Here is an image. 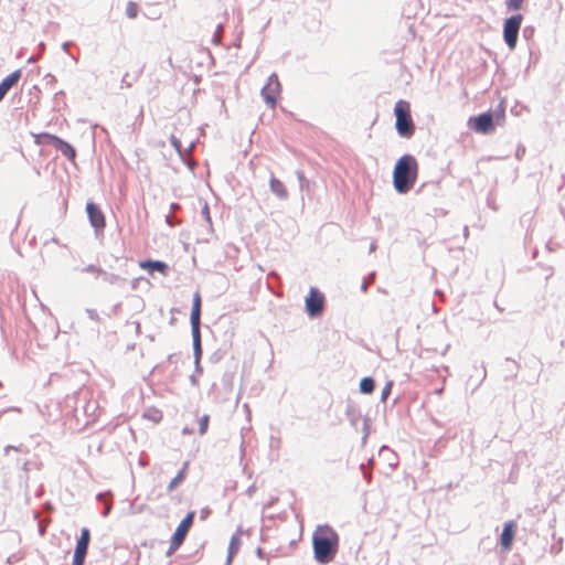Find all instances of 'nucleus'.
I'll return each instance as SVG.
<instances>
[{
    "mask_svg": "<svg viewBox=\"0 0 565 565\" xmlns=\"http://www.w3.org/2000/svg\"><path fill=\"white\" fill-rule=\"evenodd\" d=\"M313 557L319 564H329L337 555L339 535L329 525H320L312 535Z\"/></svg>",
    "mask_w": 565,
    "mask_h": 565,
    "instance_id": "nucleus-1",
    "label": "nucleus"
},
{
    "mask_svg": "<svg viewBox=\"0 0 565 565\" xmlns=\"http://www.w3.org/2000/svg\"><path fill=\"white\" fill-rule=\"evenodd\" d=\"M418 173V164L412 154L402 156L393 170V185L397 193H407L415 184Z\"/></svg>",
    "mask_w": 565,
    "mask_h": 565,
    "instance_id": "nucleus-2",
    "label": "nucleus"
},
{
    "mask_svg": "<svg viewBox=\"0 0 565 565\" xmlns=\"http://www.w3.org/2000/svg\"><path fill=\"white\" fill-rule=\"evenodd\" d=\"M395 128L397 134L404 138H411L414 135L415 126L411 116V106L406 100H398L394 107Z\"/></svg>",
    "mask_w": 565,
    "mask_h": 565,
    "instance_id": "nucleus-3",
    "label": "nucleus"
},
{
    "mask_svg": "<svg viewBox=\"0 0 565 565\" xmlns=\"http://www.w3.org/2000/svg\"><path fill=\"white\" fill-rule=\"evenodd\" d=\"M194 516H195V512L190 511L181 520V522L179 523L178 527L175 529V531L171 537L170 546L167 552L168 555H171L172 553H174L182 545V543L184 542V540L193 524Z\"/></svg>",
    "mask_w": 565,
    "mask_h": 565,
    "instance_id": "nucleus-4",
    "label": "nucleus"
},
{
    "mask_svg": "<svg viewBox=\"0 0 565 565\" xmlns=\"http://www.w3.org/2000/svg\"><path fill=\"white\" fill-rule=\"evenodd\" d=\"M522 21L523 17L521 14H514L504 20L503 40L510 50H514L516 46Z\"/></svg>",
    "mask_w": 565,
    "mask_h": 565,
    "instance_id": "nucleus-5",
    "label": "nucleus"
},
{
    "mask_svg": "<svg viewBox=\"0 0 565 565\" xmlns=\"http://www.w3.org/2000/svg\"><path fill=\"white\" fill-rule=\"evenodd\" d=\"M281 92V85L276 73L268 76L267 83L263 86L260 95L265 100L266 105L270 108H275L277 98Z\"/></svg>",
    "mask_w": 565,
    "mask_h": 565,
    "instance_id": "nucleus-6",
    "label": "nucleus"
},
{
    "mask_svg": "<svg viewBox=\"0 0 565 565\" xmlns=\"http://www.w3.org/2000/svg\"><path fill=\"white\" fill-rule=\"evenodd\" d=\"M468 127L478 134L488 135L494 128V116L491 111H486L468 119Z\"/></svg>",
    "mask_w": 565,
    "mask_h": 565,
    "instance_id": "nucleus-7",
    "label": "nucleus"
},
{
    "mask_svg": "<svg viewBox=\"0 0 565 565\" xmlns=\"http://www.w3.org/2000/svg\"><path fill=\"white\" fill-rule=\"evenodd\" d=\"M306 312L310 318L321 315L324 308V296L316 287H311L305 301Z\"/></svg>",
    "mask_w": 565,
    "mask_h": 565,
    "instance_id": "nucleus-8",
    "label": "nucleus"
},
{
    "mask_svg": "<svg viewBox=\"0 0 565 565\" xmlns=\"http://www.w3.org/2000/svg\"><path fill=\"white\" fill-rule=\"evenodd\" d=\"M86 212L89 223L95 230V233L98 234L99 232H103L106 226V222L105 216L98 205L93 202H88L86 204Z\"/></svg>",
    "mask_w": 565,
    "mask_h": 565,
    "instance_id": "nucleus-9",
    "label": "nucleus"
},
{
    "mask_svg": "<svg viewBox=\"0 0 565 565\" xmlns=\"http://www.w3.org/2000/svg\"><path fill=\"white\" fill-rule=\"evenodd\" d=\"M43 137L47 139V142L58 150L64 157L70 160L75 159L76 151L72 145L55 135L44 134Z\"/></svg>",
    "mask_w": 565,
    "mask_h": 565,
    "instance_id": "nucleus-10",
    "label": "nucleus"
},
{
    "mask_svg": "<svg viewBox=\"0 0 565 565\" xmlns=\"http://www.w3.org/2000/svg\"><path fill=\"white\" fill-rule=\"evenodd\" d=\"M191 332H192V344H193L195 371L198 373H202V367L200 365V361H201V356H202L201 331H200V328H196V329H191Z\"/></svg>",
    "mask_w": 565,
    "mask_h": 565,
    "instance_id": "nucleus-11",
    "label": "nucleus"
},
{
    "mask_svg": "<svg viewBox=\"0 0 565 565\" xmlns=\"http://www.w3.org/2000/svg\"><path fill=\"white\" fill-rule=\"evenodd\" d=\"M201 296L196 291L193 296L192 309L190 315L191 329L200 328L201 326Z\"/></svg>",
    "mask_w": 565,
    "mask_h": 565,
    "instance_id": "nucleus-12",
    "label": "nucleus"
},
{
    "mask_svg": "<svg viewBox=\"0 0 565 565\" xmlns=\"http://www.w3.org/2000/svg\"><path fill=\"white\" fill-rule=\"evenodd\" d=\"M20 77L21 71L17 70L0 82V102L6 97L8 92L19 82Z\"/></svg>",
    "mask_w": 565,
    "mask_h": 565,
    "instance_id": "nucleus-13",
    "label": "nucleus"
},
{
    "mask_svg": "<svg viewBox=\"0 0 565 565\" xmlns=\"http://www.w3.org/2000/svg\"><path fill=\"white\" fill-rule=\"evenodd\" d=\"M243 535V529L242 526H238L235 531V533L232 535L228 550H227V559L226 565H230L233 557L238 553L241 547V536Z\"/></svg>",
    "mask_w": 565,
    "mask_h": 565,
    "instance_id": "nucleus-14",
    "label": "nucleus"
},
{
    "mask_svg": "<svg viewBox=\"0 0 565 565\" xmlns=\"http://www.w3.org/2000/svg\"><path fill=\"white\" fill-rule=\"evenodd\" d=\"M514 537V523L512 521L504 524L500 536L501 546L504 550H510Z\"/></svg>",
    "mask_w": 565,
    "mask_h": 565,
    "instance_id": "nucleus-15",
    "label": "nucleus"
},
{
    "mask_svg": "<svg viewBox=\"0 0 565 565\" xmlns=\"http://www.w3.org/2000/svg\"><path fill=\"white\" fill-rule=\"evenodd\" d=\"M140 267L142 269H146L149 274H153V273L158 271V273H161L163 275L167 274L168 268H169L168 265L164 262L151 260V259L142 260L140 263Z\"/></svg>",
    "mask_w": 565,
    "mask_h": 565,
    "instance_id": "nucleus-16",
    "label": "nucleus"
},
{
    "mask_svg": "<svg viewBox=\"0 0 565 565\" xmlns=\"http://www.w3.org/2000/svg\"><path fill=\"white\" fill-rule=\"evenodd\" d=\"M269 188L270 191L279 199L286 200L288 198V191L285 186V184L275 178L274 175L270 177L269 180Z\"/></svg>",
    "mask_w": 565,
    "mask_h": 565,
    "instance_id": "nucleus-17",
    "label": "nucleus"
},
{
    "mask_svg": "<svg viewBox=\"0 0 565 565\" xmlns=\"http://www.w3.org/2000/svg\"><path fill=\"white\" fill-rule=\"evenodd\" d=\"M89 542H90V532L87 527H83L81 530V535L77 540L74 552L87 554Z\"/></svg>",
    "mask_w": 565,
    "mask_h": 565,
    "instance_id": "nucleus-18",
    "label": "nucleus"
},
{
    "mask_svg": "<svg viewBox=\"0 0 565 565\" xmlns=\"http://www.w3.org/2000/svg\"><path fill=\"white\" fill-rule=\"evenodd\" d=\"M189 462L185 461L180 469V471L177 473V476L169 482L167 487V491L170 493L172 492L180 483H182L186 477Z\"/></svg>",
    "mask_w": 565,
    "mask_h": 565,
    "instance_id": "nucleus-19",
    "label": "nucleus"
},
{
    "mask_svg": "<svg viewBox=\"0 0 565 565\" xmlns=\"http://www.w3.org/2000/svg\"><path fill=\"white\" fill-rule=\"evenodd\" d=\"M360 392L363 394H371L375 388V381L371 376H365L360 381Z\"/></svg>",
    "mask_w": 565,
    "mask_h": 565,
    "instance_id": "nucleus-20",
    "label": "nucleus"
},
{
    "mask_svg": "<svg viewBox=\"0 0 565 565\" xmlns=\"http://www.w3.org/2000/svg\"><path fill=\"white\" fill-rule=\"evenodd\" d=\"M100 275L103 276L104 281H106L110 285H120L126 281L125 278H121L120 276L113 274V273H107L105 270H103V273Z\"/></svg>",
    "mask_w": 565,
    "mask_h": 565,
    "instance_id": "nucleus-21",
    "label": "nucleus"
},
{
    "mask_svg": "<svg viewBox=\"0 0 565 565\" xmlns=\"http://www.w3.org/2000/svg\"><path fill=\"white\" fill-rule=\"evenodd\" d=\"M372 465H373V459L372 458L367 460V463H361L360 465V469H361V471L363 473V477H364V479L367 482H371V480H372V472H371V470L369 468Z\"/></svg>",
    "mask_w": 565,
    "mask_h": 565,
    "instance_id": "nucleus-22",
    "label": "nucleus"
},
{
    "mask_svg": "<svg viewBox=\"0 0 565 565\" xmlns=\"http://www.w3.org/2000/svg\"><path fill=\"white\" fill-rule=\"evenodd\" d=\"M107 495H110V493H98L97 494V500L98 501H102V502H105V508H104V511H103V516H108L110 511H111V503L106 501V497Z\"/></svg>",
    "mask_w": 565,
    "mask_h": 565,
    "instance_id": "nucleus-23",
    "label": "nucleus"
},
{
    "mask_svg": "<svg viewBox=\"0 0 565 565\" xmlns=\"http://www.w3.org/2000/svg\"><path fill=\"white\" fill-rule=\"evenodd\" d=\"M137 14H138V6L135 2L129 1L126 7V15L129 19H135L137 17Z\"/></svg>",
    "mask_w": 565,
    "mask_h": 565,
    "instance_id": "nucleus-24",
    "label": "nucleus"
},
{
    "mask_svg": "<svg viewBox=\"0 0 565 565\" xmlns=\"http://www.w3.org/2000/svg\"><path fill=\"white\" fill-rule=\"evenodd\" d=\"M210 416L203 415L199 420V434L204 435L209 428Z\"/></svg>",
    "mask_w": 565,
    "mask_h": 565,
    "instance_id": "nucleus-25",
    "label": "nucleus"
},
{
    "mask_svg": "<svg viewBox=\"0 0 565 565\" xmlns=\"http://www.w3.org/2000/svg\"><path fill=\"white\" fill-rule=\"evenodd\" d=\"M171 146L177 150V152L182 156L183 154V148L182 143L179 138H177L174 135H171L170 137Z\"/></svg>",
    "mask_w": 565,
    "mask_h": 565,
    "instance_id": "nucleus-26",
    "label": "nucleus"
},
{
    "mask_svg": "<svg viewBox=\"0 0 565 565\" xmlns=\"http://www.w3.org/2000/svg\"><path fill=\"white\" fill-rule=\"evenodd\" d=\"M392 386H393V383L387 382L386 385L383 387L382 393H381L382 402H385L387 399V397L390 396V394L392 392Z\"/></svg>",
    "mask_w": 565,
    "mask_h": 565,
    "instance_id": "nucleus-27",
    "label": "nucleus"
},
{
    "mask_svg": "<svg viewBox=\"0 0 565 565\" xmlns=\"http://www.w3.org/2000/svg\"><path fill=\"white\" fill-rule=\"evenodd\" d=\"M523 3V0H505V4L510 10H519Z\"/></svg>",
    "mask_w": 565,
    "mask_h": 565,
    "instance_id": "nucleus-28",
    "label": "nucleus"
},
{
    "mask_svg": "<svg viewBox=\"0 0 565 565\" xmlns=\"http://www.w3.org/2000/svg\"><path fill=\"white\" fill-rule=\"evenodd\" d=\"M86 554L74 552L72 565H84Z\"/></svg>",
    "mask_w": 565,
    "mask_h": 565,
    "instance_id": "nucleus-29",
    "label": "nucleus"
},
{
    "mask_svg": "<svg viewBox=\"0 0 565 565\" xmlns=\"http://www.w3.org/2000/svg\"><path fill=\"white\" fill-rule=\"evenodd\" d=\"M83 271H86V273H97V274H102L103 273V269L102 268H98L96 267L95 265L90 264L88 266H86Z\"/></svg>",
    "mask_w": 565,
    "mask_h": 565,
    "instance_id": "nucleus-30",
    "label": "nucleus"
},
{
    "mask_svg": "<svg viewBox=\"0 0 565 565\" xmlns=\"http://www.w3.org/2000/svg\"><path fill=\"white\" fill-rule=\"evenodd\" d=\"M86 313L92 320H98L99 316L95 309H86Z\"/></svg>",
    "mask_w": 565,
    "mask_h": 565,
    "instance_id": "nucleus-31",
    "label": "nucleus"
},
{
    "mask_svg": "<svg viewBox=\"0 0 565 565\" xmlns=\"http://www.w3.org/2000/svg\"><path fill=\"white\" fill-rule=\"evenodd\" d=\"M202 215L205 217V220L211 223V216H210V210H209V206L207 204L205 203L203 209H202Z\"/></svg>",
    "mask_w": 565,
    "mask_h": 565,
    "instance_id": "nucleus-32",
    "label": "nucleus"
},
{
    "mask_svg": "<svg viewBox=\"0 0 565 565\" xmlns=\"http://www.w3.org/2000/svg\"><path fill=\"white\" fill-rule=\"evenodd\" d=\"M244 455H245V441H244V437L242 436L241 444H239V458H241V460H243Z\"/></svg>",
    "mask_w": 565,
    "mask_h": 565,
    "instance_id": "nucleus-33",
    "label": "nucleus"
},
{
    "mask_svg": "<svg viewBox=\"0 0 565 565\" xmlns=\"http://www.w3.org/2000/svg\"><path fill=\"white\" fill-rule=\"evenodd\" d=\"M297 178L299 180L300 186H303V182L306 181V178L301 171H296Z\"/></svg>",
    "mask_w": 565,
    "mask_h": 565,
    "instance_id": "nucleus-34",
    "label": "nucleus"
},
{
    "mask_svg": "<svg viewBox=\"0 0 565 565\" xmlns=\"http://www.w3.org/2000/svg\"><path fill=\"white\" fill-rule=\"evenodd\" d=\"M166 222L170 225V226H174L177 224V221L171 216V215H167L166 216Z\"/></svg>",
    "mask_w": 565,
    "mask_h": 565,
    "instance_id": "nucleus-35",
    "label": "nucleus"
},
{
    "mask_svg": "<svg viewBox=\"0 0 565 565\" xmlns=\"http://www.w3.org/2000/svg\"><path fill=\"white\" fill-rule=\"evenodd\" d=\"M10 450L20 451V448H19V447H17V446L8 445V446L4 448V452H6V454H8Z\"/></svg>",
    "mask_w": 565,
    "mask_h": 565,
    "instance_id": "nucleus-36",
    "label": "nucleus"
},
{
    "mask_svg": "<svg viewBox=\"0 0 565 565\" xmlns=\"http://www.w3.org/2000/svg\"><path fill=\"white\" fill-rule=\"evenodd\" d=\"M192 433H193V429H191V428H189V427H184V428L182 429V434H183V435H190V434H192Z\"/></svg>",
    "mask_w": 565,
    "mask_h": 565,
    "instance_id": "nucleus-37",
    "label": "nucleus"
},
{
    "mask_svg": "<svg viewBox=\"0 0 565 565\" xmlns=\"http://www.w3.org/2000/svg\"><path fill=\"white\" fill-rule=\"evenodd\" d=\"M256 555L259 557V558H263V555H264V551L262 547H257L256 550Z\"/></svg>",
    "mask_w": 565,
    "mask_h": 565,
    "instance_id": "nucleus-38",
    "label": "nucleus"
},
{
    "mask_svg": "<svg viewBox=\"0 0 565 565\" xmlns=\"http://www.w3.org/2000/svg\"><path fill=\"white\" fill-rule=\"evenodd\" d=\"M255 491V486H250L248 489H247V494L250 497Z\"/></svg>",
    "mask_w": 565,
    "mask_h": 565,
    "instance_id": "nucleus-39",
    "label": "nucleus"
},
{
    "mask_svg": "<svg viewBox=\"0 0 565 565\" xmlns=\"http://www.w3.org/2000/svg\"><path fill=\"white\" fill-rule=\"evenodd\" d=\"M277 499H271L268 503H266L265 509L270 508Z\"/></svg>",
    "mask_w": 565,
    "mask_h": 565,
    "instance_id": "nucleus-40",
    "label": "nucleus"
},
{
    "mask_svg": "<svg viewBox=\"0 0 565 565\" xmlns=\"http://www.w3.org/2000/svg\"><path fill=\"white\" fill-rule=\"evenodd\" d=\"M70 45H71V42H65V43H63L62 47L66 52Z\"/></svg>",
    "mask_w": 565,
    "mask_h": 565,
    "instance_id": "nucleus-41",
    "label": "nucleus"
},
{
    "mask_svg": "<svg viewBox=\"0 0 565 565\" xmlns=\"http://www.w3.org/2000/svg\"><path fill=\"white\" fill-rule=\"evenodd\" d=\"M361 289H362V291H366V289H367V281H365V280L363 281V284L361 286Z\"/></svg>",
    "mask_w": 565,
    "mask_h": 565,
    "instance_id": "nucleus-42",
    "label": "nucleus"
},
{
    "mask_svg": "<svg viewBox=\"0 0 565 565\" xmlns=\"http://www.w3.org/2000/svg\"><path fill=\"white\" fill-rule=\"evenodd\" d=\"M190 380L193 385H196L198 382L195 375H191Z\"/></svg>",
    "mask_w": 565,
    "mask_h": 565,
    "instance_id": "nucleus-43",
    "label": "nucleus"
},
{
    "mask_svg": "<svg viewBox=\"0 0 565 565\" xmlns=\"http://www.w3.org/2000/svg\"><path fill=\"white\" fill-rule=\"evenodd\" d=\"M499 118H502V119L504 118V113H503V110H502L500 114H498V115H497V119H499Z\"/></svg>",
    "mask_w": 565,
    "mask_h": 565,
    "instance_id": "nucleus-44",
    "label": "nucleus"
},
{
    "mask_svg": "<svg viewBox=\"0 0 565 565\" xmlns=\"http://www.w3.org/2000/svg\"><path fill=\"white\" fill-rule=\"evenodd\" d=\"M178 207H179V204H177V203H172V204H171V210H175V209H178Z\"/></svg>",
    "mask_w": 565,
    "mask_h": 565,
    "instance_id": "nucleus-45",
    "label": "nucleus"
},
{
    "mask_svg": "<svg viewBox=\"0 0 565 565\" xmlns=\"http://www.w3.org/2000/svg\"><path fill=\"white\" fill-rule=\"evenodd\" d=\"M375 247H376V246H375V244H374V243H372V244L370 245V252H373V250L375 249Z\"/></svg>",
    "mask_w": 565,
    "mask_h": 565,
    "instance_id": "nucleus-46",
    "label": "nucleus"
},
{
    "mask_svg": "<svg viewBox=\"0 0 565 565\" xmlns=\"http://www.w3.org/2000/svg\"><path fill=\"white\" fill-rule=\"evenodd\" d=\"M213 42H214L215 44H218V43H220V41H218V40H217V38H216V34L214 35Z\"/></svg>",
    "mask_w": 565,
    "mask_h": 565,
    "instance_id": "nucleus-47",
    "label": "nucleus"
},
{
    "mask_svg": "<svg viewBox=\"0 0 565 565\" xmlns=\"http://www.w3.org/2000/svg\"><path fill=\"white\" fill-rule=\"evenodd\" d=\"M35 61H36V57H34V56H32V57H30V58H29V62H30V63H33V62H35Z\"/></svg>",
    "mask_w": 565,
    "mask_h": 565,
    "instance_id": "nucleus-48",
    "label": "nucleus"
},
{
    "mask_svg": "<svg viewBox=\"0 0 565 565\" xmlns=\"http://www.w3.org/2000/svg\"><path fill=\"white\" fill-rule=\"evenodd\" d=\"M138 279L134 280L132 288H136Z\"/></svg>",
    "mask_w": 565,
    "mask_h": 565,
    "instance_id": "nucleus-49",
    "label": "nucleus"
}]
</instances>
